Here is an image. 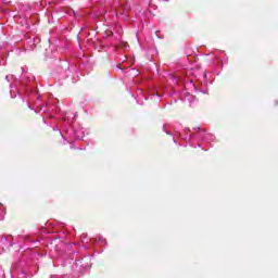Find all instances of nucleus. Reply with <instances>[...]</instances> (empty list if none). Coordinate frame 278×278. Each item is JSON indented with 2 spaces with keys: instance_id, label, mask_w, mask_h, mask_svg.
Instances as JSON below:
<instances>
[{
  "instance_id": "obj_1",
  "label": "nucleus",
  "mask_w": 278,
  "mask_h": 278,
  "mask_svg": "<svg viewBox=\"0 0 278 278\" xmlns=\"http://www.w3.org/2000/svg\"><path fill=\"white\" fill-rule=\"evenodd\" d=\"M123 47H129L127 42H123Z\"/></svg>"
}]
</instances>
